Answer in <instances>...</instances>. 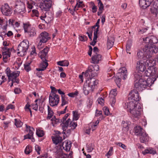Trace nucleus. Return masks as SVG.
Returning <instances> with one entry per match:
<instances>
[{
    "label": "nucleus",
    "instance_id": "nucleus-1",
    "mask_svg": "<svg viewBox=\"0 0 158 158\" xmlns=\"http://www.w3.org/2000/svg\"><path fill=\"white\" fill-rule=\"evenodd\" d=\"M158 52V47L156 45H145L142 49L138 51L137 55L139 59L145 60L151 58L153 54Z\"/></svg>",
    "mask_w": 158,
    "mask_h": 158
},
{
    "label": "nucleus",
    "instance_id": "nucleus-2",
    "mask_svg": "<svg viewBox=\"0 0 158 158\" xmlns=\"http://www.w3.org/2000/svg\"><path fill=\"white\" fill-rule=\"evenodd\" d=\"M154 81L151 78H148L146 81L143 79H140L138 81H135V88L136 90L142 91L147 86H150L153 83Z\"/></svg>",
    "mask_w": 158,
    "mask_h": 158
},
{
    "label": "nucleus",
    "instance_id": "nucleus-3",
    "mask_svg": "<svg viewBox=\"0 0 158 158\" xmlns=\"http://www.w3.org/2000/svg\"><path fill=\"white\" fill-rule=\"evenodd\" d=\"M69 115V114L68 113L66 114L64 116L63 118L61 120V121L64 124L63 127L64 131H65L67 129H68V130L74 129L77 126V123H76L72 121L70 118H68L67 120L65 121Z\"/></svg>",
    "mask_w": 158,
    "mask_h": 158
},
{
    "label": "nucleus",
    "instance_id": "nucleus-4",
    "mask_svg": "<svg viewBox=\"0 0 158 158\" xmlns=\"http://www.w3.org/2000/svg\"><path fill=\"white\" fill-rule=\"evenodd\" d=\"M29 41L27 40H24L22 41L18 46V54L22 56L26 55L29 47Z\"/></svg>",
    "mask_w": 158,
    "mask_h": 158
},
{
    "label": "nucleus",
    "instance_id": "nucleus-5",
    "mask_svg": "<svg viewBox=\"0 0 158 158\" xmlns=\"http://www.w3.org/2000/svg\"><path fill=\"white\" fill-rule=\"evenodd\" d=\"M20 73L19 71H12L9 69L7 68L6 70V73L8 77L9 81H11L19 84V80L17 77L19 76Z\"/></svg>",
    "mask_w": 158,
    "mask_h": 158
},
{
    "label": "nucleus",
    "instance_id": "nucleus-6",
    "mask_svg": "<svg viewBox=\"0 0 158 158\" xmlns=\"http://www.w3.org/2000/svg\"><path fill=\"white\" fill-rule=\"evenodd\" d=\"M50 39L49 34L44 31L41 32L38 36L37 38V40L39 41L37 45V48L39 49L42 48L41 46L43 43H46L48 40Z\"/></svg>",
    "mask_w": 158,
    "mask_h": 158
},
{
    "label": "nucleus",
    "instance_id": "nucleus-7",
    "mask_svg": "<svg viewBox=\"0 0 158 158\" xmlns=\"http://www.w3.org/2000/svg\"><path fill=\"white\" fill-rule=\"evenodd\" d=\"M99 66L98 65H95L94 66H90L88 67L85 73V76L86 77H94L97 75V72L99 70Z\"/></svg>",
    "mask_w": 158,
    "mask_h": 158
},
{
    "label": "nucleus",
    "instance_id": "nucleus-8",
    "mask_svg": "<svg viewBox=\"0 0 158 158\" xmlns=\"http://www.w3.org/2000/svg\"><path fill=\"white\" fill-rule=\"evenodd\" d=\"M49 104L52 106H57L60 101L59 96L55 93L50 94L49 97Z\"/></svg>",
    "mask_w": 158,
    "mask_h": 158
},
{
    "label": "nucleus",
    "instance_id": "nucleus-9",
    "mask_svg": "<svg viewBox=\"0 0 158 158\" xmlns=\"http://www.w3.org/2000/svg\"><path fill=\"white\" fill-rule=\"evenodd\" d=\"M128 99L130 101L138 102L139 98L138 91L135 89L131 90L128 96Z\"/></svg>",
    "mask_w": 158,
    "mask_h": 158
},
{
    "label": "nucleus",
    "instance_id": "nucleus-10",
    "mask_svg": "<svg viewBox=\"0 0 158 158\" xmlns=\"http://www.w3.org/2000/svg\"><path fill=\"white\" fill-rule=\"evenodd\" d=\"M52 3V1L51 0H45L41 2L40 7L42 10L47 11L51 7Z\"/></svg>",
    "mask_w": 158,
    "mask_h": 158
},
{
    "label": "nucleus",
    "instance_id": "nucleus-11",
    "mask_svg": "<svg viewBox=\"0 0 158 158\" xmlns=\"http://www.w3.org/2000/svg\"><path fill=\"white\" fill-rule=\"evenodd\" d=\"M87 80H86V82L91 88L93 90L96 88L97 85L98 84V80H95L94 78H91V77H89L88 76L86 77Z\"/></svg>",
    "mask_w": 158,
    "mask_h": 158
},
{
    "label": "nucleus",
    "instance_id": "nucleus-12",
    "mask_svg": "<svg viewBox=\"0 0 158 158\" xmlns=\"http://www.w3.org/2000/svg\"><path fill=\"white\" fill-rule=\"evenodd\" d=\"M1 11L3 15L6 16L10 15L12 12V9L6 3H4L2 6Z\"/></svg>",
    "mask_w": 158,
    "mask_h": 158
},
{
    "label": "nucleus",
    "instance_id": "nucleus-13",
    "mask_svg": "<svg viewBox=\"0 0 158 158\" xmlns=\"http://www.w3.org/2000/svg\"><path fill=\"white\" fill-rule=\"evenodd\" d=\"M151 4L152 8L150 10L151 12L155 15V16L158 17V0H152Z\"/></svg>",
    "mask_w": 158,
    "mask_h": 158
},
{
    "label": "nucleus",
    "instance_id": "nucleus-14",
    "mask_svg": "<svg viewBox=\"0 0 158 158\" xmlns=\"http://www.w3.org/2000/svg\"><path fill=\"white\" fill-rule=\"evenodd\" d=\"M143 40L146 43L148 44L146 45H153L152 44L157 43L158 42L157 38L154 36H151L146 37L145 38L143 39Z\"/></svg>",
    "mask_w": 158,
    "mask_h": 158
},
{
    "label": "nucleus",
    "instance_id": "nucleus-15",
    "mask_svg": "<svg viewBox=\"0 0 158 158\" xmlns=\"http://www.w3.org/2000/svg\"><path fill=\"white\" fill-rule=\"evenodd\" d=\"M2 52L3 59V61L6 62L7 60L10 57V52L11 51L10 48H3Z\"/></svg>",
    "mask_w": 158,
    "mask_h": 158
},
{
    "label": "nucleus",
    "instance_id": "nucleus-16",
    "mask_svg": "<svg viewBox=\"0 0 158 158\" xmlns=\"http://www.w3.org/2000/svg\"><path fill=\"white\" fill-rule=\"evenodd\" d=\"M15 10L17 13H23L25 12V6L24 3L21 2H18L15 5Z\"/></svg>",
    "mask_w": 158,
    "mask_h": 158
},
{
    "label": "nucleus",
    "instance_id": "nucleus-17",
    "mask_svg": "<svg viewBox=\"0 0 158 158\" xmlns=\"http://www.w3.org/2000/svg\"><path fill=\"white\" fill-rule=\"evenodd\" d=\"M142 112L141 107L138 106L136 107V109L131 110L130 113L131 114V117L133 118H138L140 117Z\"/></svg>",
    "mask_w": 158,
    "mask_h": 158
},
{
    "label": "nucleus",
    "instance_id": "nucleus-18",
    "mask_svg": "<svg viewBox=\"0 0 158 158\" xmlns=\"http://www.w3.org/2000/svg\"><path fill=\"white\" fill-rule=\"evenodd\" d=\"M72 143L71 141L66 140L63 142L62 143V145L61 146L60 145H58L56 146L55 147H57L58 146H60V147L62 151H63V148L65 150L66 152L69 151L70 148L71 147Z\"/></svg>",
    "mask_w": 158,
    "mask_h": 158
},
{
    "label": "nucleus",
    "instance_id": "nucleus-19",
    "mask_svg": "<svg viewBox=\"0 0 158 158\" xmlns=\"http://www.w3.org/2000/svg\"><path fill=\"white\" fill-rule=\"evenodd\" d=\"M127 108L129 110L130 112L131 110L136 109V107H141L140 105L138 102L129 101L127 103Z\"/></svg>",
    "mask_w": 158,
    "mask_h": 158
},
{
    "label": "nucleus",
    "instance_id": "nucleus-20",
    "mask_svg": "<svg viewBox=\"0 0 158 158\" xmlns=\"http://www.w3.org/2000/svg\"><path fill=\"white\" fill-rule=\"evenodd\" d=\"M25 125L26 127V130L25 131L28 132V133L24 136V139H31V138L33 137L34 133L33 131H34V129L33 127L30 126H28L27 124H25Z\"/></svg>",
    "mask_w": 158,
    "mask_h": 158
},
{
    "label": "nucleus",
    "instance_id": "nucleus-21",
    "mask_svg": "<svg viewBox=\"0 0 158 158\" xmlns=\"http://www.w3.org/2000/svg\"><path fill=\"white\" fill-rule=\"evenodd\" d=\"M52 14H49V13L46 12L44 15L40 17V18L44 20L46 23H48L52 20L53 18Z\"/></svg>",
    "mask_w": 158,
    "mask_h": 158
},
{
    "label": "nucleus",
    "instance_id": "nucleus-22",
    "mask_svg": "<svg viewBox=\"0 0 158 158\" xmlns=\"http://www.w3.org/2000/svg\"><path fill=\"white\" fill-rule=\"evenodd\" d=\"M49 48L48 47H46L40 52L39 53V56L42 60H46L48 57V52Z\"/></svg>",
    "mask_w": 158,
    "mask_h": 158
},
{
    "label": "nucleus",
    "instance_id": "nucleus-23",
    "mask_svg": "<svg viewBox=\"0 0 158 158\" xmlns=\"http://www.w3.org/2000/svg\"><path fill=\"white\" fill-rule=\"evenodd\" d=\"M152 0H139V5L143 9H145L150 6Z\"/></svg>",
    "mask_w": 158,
    "mask_h": 158
},
{
    "label": "nucleus",
    "instance_id": "nucleus-24",
    "mask_svg": "<svg viewBox=\"0 0 158 158\" xmlns=\"http://www.w3.org/2000/svg\"><path fill=\"white\" fill-rule=\"evenodd\" d=\"M146 66L145 63L142 60H139L137 63L136 68L139 71L143 72L145 70Z\"/></svg>",
    "mask_w": 158,
    "mask_h": 158
},
{
    "label": "nucleus",
    "instance_id": "nucleus-25",
    "mask_svg": "<svg viewBox=\"0 0 158 158\" xmlns=\"http://www.w3.org/2000/svg\"><path fill=\"white\" fill-rule=\"evenodd\" d=\"M92 61L91 63L94 64H98L99 61L102 60L101 55L99 54L96 53L92 57Z\"/></svg>",
    "mask_w": 158,
    "mask_h": 158
},
{
    "label": "nucleus",
    "instance_id": "nucleus-26",
    "mask_svg": "<svg viewBox=\"0 0 158 158\" xmlns=\"http://www.w3.org/2000/svg\"><path fill=\"white\" fill-rule=\"evenodd\" d=\"M47 61V60H42L40 65L39 68L36 69V70L39 71L45 70L48 65V63Z\"/></svg>",
    "mask_w": 158,
    "mask_h": 158
},
{
    "label": "nucleus",
    "instance_id": "nucleus-27",
    "mask_svg": "<svg viewBox=\"0 0 158 158\" xmlns=\"http://www.w3.org/2000/svg\"><path fill=\"white\" fill-rule=\"evenodd\" d=\"M119 72L118 73V75L120 74L121 77L122 76L123 77V79H125L127 76V71L126 68L125 67H123L120 68L119 70Z\"/></svg>",
    "mask_w": 158,
    "mask_h": 158
},
{
    "label": "nucleus",
    "instance_id": "nucleus-28",
    "mask_svg": "<svg viewBox=\"0 0 158 158\" xmlns=\"http://www.w3.org/2000/svg\"><path fill=\"white\" fill-rule=\"evenodd\" d=\"M83 90L84 93L85 95H88L90 91L93 90L86 82L84 84Z\"/></svg>",
    "mask_w": 158,
    "mask_h": 158
},
{
    "label": "nucleus",
    "instance_id": "nucleus-29",
    "mask_svg": "<svg viewBox=\"0 0 158 158\" xmlns=\"http://www.w3.org/2000/svg\"><path fill=\"white\" fill-rule=\"evenodd\" d=\"M139 135L140 140V142L142 143H144L149 140V137L145 132L142 133Z\"/></svg>",
    "mask_w": 158,
    "mask_h": 158
},
{
    "label": "nucleus",
    "instance_id": "nucleus-30",
    "mask_svg": "<svg viewBox=\"0 0 158 158\" xmlns=\"http://www.w3.org/2000/svg\"><path fill=\"white\" fill-rule=\"evenodd\" d=\"M155 73V69H151L148 68L145 72V75L146 76L150 77L153 76Z\"/></svg>",
    "mask_w": 158,
    "mask_h": 158
},
{
    "label": "nucleus",
    "instance_id": "nucleus-31",
    "mask_svg": "<svg viewBox=\"0 0 158 158\" xmlns=\"http://www.w3.org/2000/svg\"><path fill=\"white\" fill-rule=\"evenodd\" d=\"M97 1L98 2V4L99 8L97 14L98 15L100 16L104 10V6L101 0H97Z\"/></svg>",
    "mask_w": 158,
    "mask_h": 158
},
{
    "label": "nucleus",
    "instance_id": "nucleus-32",
    "mask_svg": "<svg viewBox=\"0 0 158 158\" xmlns=\"http://www.w3.org/2000/svg\"><path fill=\"white\" fill-rule=\"evenodd\" d=\"M145 64L148 68L155 69V62L151 59H148L146 61Z\"/></svg>",
    "mask_w": 158,
    "mask_h": 158
},
{
    "label": "nucleus",
    "instance_id": "nucleus-33",
    "mask_svg": "<svg viewBox=\"0 0 158 158\" xmlns=\"http://www.w3.org/2000/svg\"><path fill=\"white\" fill-rule=\"evenodd\" d=\"M52 141L53 143H55L56 145L58 144L60 145V144L61 143L62 140V138L59 135H56L52 138Z\"/></svg>",
    "mask_w": 158,
    "mask_h": 158
},
{
    "label": "nucleus",
    "instance_id": "nucleus-34",
    "mask_svg": "<svg viewBox=\"0 0 158 158\" xmlns=\"http://www.w3.org/2000/svg\"><path fill=\"white\" fill-rule=\"evenodd\" d=\"M100 21V19H98L97 23H96L95 25L92 26V27L91 28V29L92 31H94V33L95 34H98V31H99V24Z\"/></svg>",
    "mask_w": 158,
    "mask_h": 158
},
{
    "label": "nucleus",
    "instance_id": "nucleus-35",
    "mask_svg": "<svg viewBox=\"0 0 158 158\" xmlns=\"http://www.w3.org/2000/svg\"><path fill=\"white\" fill-rule=\"evenodd\" d=\"M142 153L143 155L149 153L152 154H155L156 153V151L152 148H149L146 149L144 151H143Z\"/></svg>",
    "mask_w": 158,
    "mask_h": 158
},
{
    "label": "nucleus",
    "instance_id": "nucleus-36",
    "mask_svg": "<svg viewBox=\"0 0 158 158\" xmlns=\"http://www.w3.org/2000/svg\"><path fill=\"white\" fill-rule=\"evenodd\" d=\"M28 35L30 37H33L36 35V31L34 28L32 27L29 29L27 32Z\"/></svg>",
    "mask_w": 158,
    "mask_h": 158
},
{
    "label": "nucleus",
    "instance_id": "nucleus-37",
    "mask_svg": "<svg viewBox=\"0 0 158 158\" xmlns=\"http://www.w3.org/2000/svg\"><path fill=\"white\" fill-rule=\"evenodd\" d=\"M135 132L136 135H140L144 131L140 126H137L134 128Z\"/></svg>",
    "mask_w": 158,
    "mask_h": 158
},
{
    "label": "nucleus",
    "instance_id": "nucleus-38",
    "mask_svg": "<svg viewBox=\"0 0 158 158\" xmlns=\"http://www.w3.org/2000/svg\"><path fill=\"white\" fill-rule=\"evenodd\" d=\"M114 40L112 38L108 39L107 44V48L109 49L112 47L114 45Z\"/></svg>",
    "mask_w": 158,
    "mask_h": 158
},
{
    "label": "nucleus",
    "instance_id": "nucleus-39",
    "mask_svg": "<svg viewBox=\"0 0 158 158\" xmlns=\"http://www.w3.org/2000/svg\"><path fill=\"white\" fill-rule=\"evenodd\" d=\"M48 116L47 117V119H50L53 115V112L52 109L49 106H48Z\"/></svg>",
    "mask_w": 158,
    "mask_h": 158
},
{
    "label": "nucleus",
    "instance_id": "nucleus-40",
    "mask_svg": "<svg viewBox=\"0 0 158 158\" xmlns=\"http://www.w3.org/2000/svg\"><path fill=\"white\" fill-rule=\"evenodd\" d=\"M51 120L52 121V123L54 126H55L57 123H60L61 121V120L60 119L56 118L55 116H53Z\"/></svg>",
    "mask_w": 158,
    "mask_h": 158
},
{
    "label": "nucleus",
    "instance_id": "nucleus-41",
    "mask_svg": "<svg viewBox=\"0 0 158 158\" xmlns=\"http://www.w3.org/2000/svg\"><path fill=\"white\" fill-rule=\"evenodd\" d=\"M15 124L17 127H20L22 126L23 123L19 119H15Z\"/></svg>",
    "mask_w": 158,
    "mask_h": 158
},
{
    "label": "nucleus",
    "instance_id": "nucleus-42",
    "mask_svg": "<svg viewBox=\"0 0 158 158\" xmlns=\"http://www.w3.org/2000/svg\"><path fill=\"white\" fill-rule=\"evenodd\" d=\"M117 94V90L116 89H114L111 90L110 94V97H115Z\"/></svg>",
    "mask_w": 158,
    "mask_h": 158
},
{
    "label": "nucleus",
    "instance_id": "nucleus-43",
    "mask_svg": "<svg viewBox=\"0 0 158 158\" xmlns=\"http://www.w3.org/2000/svg\"><path fill=\"white\" fill-rule=\"evenodd\" d=\"M36 134L39 137H42L44 135V132L42 130L38 129L37 130Z\"/></svg>",
    "mask_w": 158,
    "mask_h": 158
},
{
    "label": "nucleus",
    "instance_id": "nucleus-44",
    "mask_svg": "<svg viewBox=\"0 0 158 158\" xmlns=\"http://www.w3.org/2000/svg\"><path fill=\"white\" fill-rule=\"evenodd\" d=\"M94 36L93 41L90 43V44L93 46H94L96 43L97 40L98 38V34H95V33H94Z\"/></svg>",
    "mask_w": 158,
    "mask_h": 158
},
{
    "label": "nucleus",
    "instance_id": "nucleus-45",
    "mask_svg": "<svg viewBox=\"0 0 158 158\" xmlns=\"http://www.w3.org/2000/svg\"><path fill=\"white\" fill-rule=\"evenodd\" d=\"M83 2L82 1H78L77 3V4L74 7V11L77 10L78 9H76V8H80L81 6H82V4Z\"/></svg>",
    "mask_w": 158,
    "mask_h": 158
},
{
    "label": "nucleus",
    "instance_id": "nucleus-46",
    "mask_svg": "<svg viewBox=\"0 0 158 158\" xmlns=\"http://www.w3.org/2000/svg\"><path fill=\"white\" fill-rule=\"evenodd\" d=\"M30 63H26L24 64V68L28 72L31 70V68L30 66Z\"/></svg>",
    "mask_w": 158,
    "mask_h": 158
},
{
    "label": "nucleus",
    "instance_id": "nucleus-47",
    "mask_svg": "<svg viewBox=\"0 0 158 158\" xmlns=\"http://www.w3.org/2000/svg\"><path fill=\"white\" fill-rule=\"evenodd\" d=\"M73 119L75 120H77L78 119L79 117L77 112L73 111Z\"/></svg>",
    "mask_w": 158,
    "mask_h": 158
},
{
    "label": "nucleus",
    "instance_id": "nucleus-48",
    "mask_svg": "<svg viewBox=\"0 0 158 158\" xmlns=\"http://www.w3.org/2000/svg\"><path fill=\"white\" fill-rule=\"evenodd\" d=\"M21 63L22 62H18L17 61L15 62L14 64L13 68H14L15 69H18L21 66Z\"/></svg>",
    "mask_w": 158,
    "mask_h": 158
},
{
    "label": "nucleus",
    "instance_id": "nucleus-49",
    "mask_svg": "<svg viewBox=\"0 0 158 158\" xmlns=\"http://www.w3.org/2000/svg\"><path fill=\"white\" fill-rule=\"evenodd\" d=\"M67 99L64 97V96H62V103L61 104V106H63L64 105L67 104L68 103V102L67 101Z\"/></svg>",
    "mask_w": 158,
    "mask_h": 158
},
{
    "label": "nucleus",
    "instance_id": "nucleus-50",
    "mask_svg": "<svg viewBox=\"0 0 158 158\" xmlns=\"http://www.w3.org/2000/svg\"><path fill=\"white\" fill-rule=\"evenodd\" d=\"M31 147L29 146H27L25 150V152L26 154H28L31 152Z\"/></svg>",
    "mask_w": 158,
    "mask_h": 158
},
{
    "label": "nucleus",
    "instance_id": "nucleus-51",
    "mask_svg": "<svg viewBox=\"0 0 158 158\" xmlns=\"http://www.w3.org/2000/svg\"><path fill=\"white\" fill-rule=\"evenodd\" d=\"M91 4L92 6V10L93 13H95L96 12L97 10V7L95 5L94 2H91Z\"/></svg>",
    "mask_w": 158,
    "mask_h": 158
},
{
    "label": "nucleus",
    "instance_id": "nucleus-52",
    "mask_svg": "<svg viewBox=\"0 0 158 158\" xmlns=\"http://www.w3.org/2000/svg\"><path fill=\"white\" fill-rule=\"evenodd\" d=\"M110 101L111 103V104L112 107H113L115 104L116 102L115 97H110Z\"/></svg>",
    "mask_w": 158,
    "mask_h": 158
},
{
    "label": "nucleus",
    "instance_id": "nucleus-53",
    "mask_svg": "<svg viewBox=\"0 0 158 158\" xmlns=\"http://www.w3.org/2000/svg\"><path fill=\"white\" fill-rule=\"evenodd\" d=\"M131 43L128 42L126 45V50L127 53H129V52L131 48Z\"/></svg>",
    "mask_w": 158,
    "mask_h": 158
},
{
    "label": "nucleus",
    "instance_id": "nucleus-54",
    "mask_svg": "<svg viewBox=\"0 0 158 158\" xmlns=\"http://www.w3.org/2000/svg\"><path fill=\"white\" fill-rule=\"evenodd\" d=\"M33 13V15H32V16L34 17L35 16L37 17L39 16V13L38 10H32Z\"/></svg>",
    "mask_w": 158,
    "mask_h": 158
},
{
    "label": "nucleus",
    "instance_id": "nucleus-55",
    "mask_svg": "<svg viewBox=\"0 0 158 158\" xmlns=\"http://www.w3.org/2000/svg\"><path fill=\"white\" fill-rule=\"evenodd\" d=\"M122 123L123 127L125 128L127 131H128L129 129L128 124L124 121L122 122Z\"/></svg>",
    "mask_w": 158,
    "mask_h": 158
},
{
    "label": "nucleus",
    "instance_id": "nucleus-56",
    "mask_svg": "<svg viewBox=\"0 0 158 158\" xmlns=\"http://www.w3.org/2000/svg\"><path fill=\"white\" fill-rule=\"evenodd\" d=\"M103 110L105 114L106 115H108L110 114L108 108L106 106H105L103 108Z\"/></svg>",
    "mask_w": 158,
    "mask_h": 158
},
{
    "label": "nucleus",
    "instance_id": "nucleus-57",
    "mask_svg": "<svg viewBox=\"0 0 158 158\" xmlns=\"http://www.w3.org/2000/svg\"><path fill=\"white\" fill-rule=\"evenodd\" d=\"M78 94V92L77 91H75L74 92H72L69 93L68 94V95L71 97H74L77 96Z\"/></svg>",
    "mask_w": 158,
    "mask_h": 158
},
{
    "label": "nucleus",
    "instance_id": "nucleus-58",
    "mask_svg": "<svg viewBox=\"0 0 158 158\" xmlns=\"http://www.w3.org/2000/svg\"><path fill=\"white\" fill-rule=\"evenodd\" d=\"M113 151V147H111L110 148L109 151L106 153V156H111L112 155Z\"/></svg>",
    "mask_w": 158,
    "mask_h": 158
},
{
    "label": "nucleus",
    "instance_id": "nucleus-59",
    "mask_svg": "<svg viewBox=\"0 0 158 158\" xmlns=\"http://www.w3.org/2000/svg\"><path fill=\"white\" fill-rule=\"evenodd\" d=\"M115 144L124 149H126V146L121 142L116 143Z\"/></svg>",
    "mask_w": 158,
    "mask_h": 158
},
{
    "label": "nucleus",
    "instance_id": "nucleus-60",
    "mask_svg": "<svg viewBox=\"0 0 158 158\" xmlns=\"http://www.w3.org/2000/svg\"><path fill=\"white\" fill-rule=\"evenodd\" d=\"M23 25L24 32L25 33H26L27 32V31L29 29H28L29 25L27 23H24Z\"/></svg>",
    "mask_w": 158,
    "mask_h": 158
},
{
    "label": "nucleus",
    "instance_id": "nucleus-61",
    "mask_svg": "<svg viewBox=\"0 0 158 158\" xmlns=\"http://www.w3.org/2000/svg\"><path fill=\"white\" fill-rule=\"evenodd\" d=\"M79 39L80 41H85L87 40V38L85 36L81 35L79 36Z\"/></svg>",
    "mask_w": 158,
    "mask_h": 158
},
{
    "label": "nucleus",
    "instance_id": "nucleus-62",
    "mask_svg": "<svg viewBox=\"0 0 158 158\" xmlns=\"http://www.w3.org/2000/svg\"><path fill=\"white\" fill-rule=\"evenodd\" d=\"M93 31H92L91 29V28L90 29L89 32H87V34L88 35V37L91 40L92 38V32Z\"/></svg>",
    "mask_w": 158,
    "mask_h": 158
},
{
    "label": "nucleus",
    "instance_id": "nucleus-63",
    "mask_svg": "<svg viewBox=\"0 0 158 158\" xmlns=\"http://www.w3.org/2000/svg\"><path fill=\"white\" fill-rule=\"evenodd\" d=\"M98 101L99 104H101V105H103L104 104V100L103 98H99Z\"/></svg>",
    "mask_w": 158,
    "mask_h": 158
},
{
    "label": "nucleus",
    "instance_id": "nucleus-64",
    "mask_svg": "<svg viewBox=\"0 0 158 158\" xmlns=\"http://www.w3.org/2000/svg\"><path fill=\"white\" fill-rule=\"evenodd\" d=\"M88 106L90 107L92 105L93 103V100L92 99L89 98L87 101Z\"/></svg>",
    "mask_w": 158,
    "mask_h": 158
}]
</instances>
